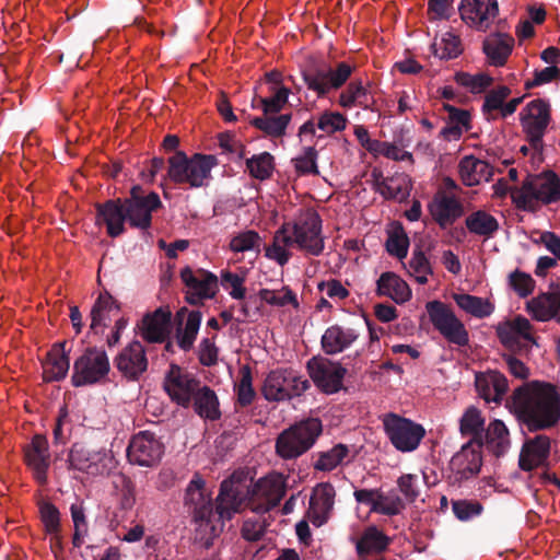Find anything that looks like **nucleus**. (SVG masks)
I'll return each instance as SVG.
<instances>
[{"instance_id": "603ef678", "label": "nucleus", "mask_w": 560, "mask_h": 560, "mask_svg": "<svg viewBox=\"0 0 560 560\" xmlns=\"http://www.w3.org/2000/svg\"><path fill=\"white\" fill-rule=\"evenodd\" d=\"M408 247L409 238L402 226L398 224V226H396L388 234V238L386 241V250L389 255L395 256L398 259H402L408 254Z\"/></svg>"}, {"instance_id": "a211bd4d", "label": "nucleus", "mask_w": 560, "mask_h": 560, "mask_svg": "<svg viewBox=\"0 0 560 560\" xmlns=\"http://www.w3.org/2000/svg\"><path fill=\"white\" fill-rule=\"evenodd\" d=\"M119 373L129 382H138L148 370L145 349L138 340L128 343L114 359Z\"/></svg>"}, {"instance_id": "7ed1b4c3", "label": "nucleus", "mask_w": 560, "mask_h": 560, "mask_svg": "<svg viewBox=\"0 0 560 560\" xmlns=\"http://www.w3.org/2000/svg\"><path fill=\"white\" fill-rule=\"evenodd\" d=\"M511 406L529 432L549 430L560 422V389L552 383L532 381L518 386Z\"/></svg>"}, {"instance_id": "9d476101", "label": "nucleus", "mask_w": 560, "mask_h": 560, "mask_svg": "<svg viewBox=\"0 0 560 560\" xmlns=\"http://www.w3.org/2000/svg\"><path fill=\"white\" fill-rule=\"evenodd\" d=\"M306 370L322 393L331 395L341 390L347 370L339 362L317 355L307 361Z\"/></svg>"}, {"instance_id": "473e14b6", "label": "nucleus", "mask_w": 560, "mask_h": 560, "mask_svg": "<svg viewBox=\"0 0 560 560\" xmlns=\"http://www.w3.org/2000/svg\"><path fill=\"white\" fill-rule=\"evenodd\" d=\"M390 544V538L372 525L364 529L362 536L355 541V550L360 558H366L372 553L385 551Z\"/></svg>"}, {"instance_id": "1a4fd4ad", "label": "nucleus", "mask_w": 560, "mask_h": 560, "mask_svg": "<svg viewBox=\"0 0 560 560\" xmlns=\"http://www.w3.org/2000/svg\"><path fill=\"white\" fill-rule=\"evenodd\" d=\"M310 387V382L293 370L279 369L267 375L261 393L268 401H284L301 396Z\"/></svg>"}, {"instance_id": "b1692460", "label": "nucleus", "mask_w": 560, "mask_h": 560, "mask_svg": "<svg viewBox=\"0 0 560 560\" xmlns=\"http://www.w3.org/2000/svg\"><path fill=\"white\" fill-rule=\"evenodd\" d=\"M336 490L329 482L319 483L310 499L307 516L311 522L319 527L327 522L334 508Z\"/></svg>"}, {"instance_id": "6ab92c4d", "label": "nucleus", "mask_w": 560, "mask_h": 560, "mask_svg": "<svg viewBox=\"0 0 560 560\" xmlns=\"http://www.w3.org/2000/svg\"><path fill=\"white\" fill-rule=\"evenodd\" d=\"M481 446L482 442L475 444L469 441L452 457L450 468L455 482H463L479 474L482 465Z\"/></svg>"}, {"instance_id": "20e7f679", "label": "nucleus", "mask_w": 560, "mask_h": 560, "mask_svg": "<svg viewBox=\"0 0 560 560\" xmlns=\"http://www.w3.org/2000/svg\"><path fill=\"white\" fill-rule=\"evenodd\" d=\"M167 163V177L171 182L195 189L208 185L211 171L217 165V158L201 153L189 158L184 151H176L168 158Z\"/></svg>"}, {"instance_id": "5fc2aeb1", "label": "nucleus", "mask_w": 560, "mask_h": 560, "mask_svg": "<svg viewBox=\"0 0 560 560\" xmlns=\"http://www.w3.org/2000/svg\"><path fill=\"white\" fill-rule=\"evenodd\" d=\"M452 510L457 520L468 522L483 512V505L477 500L459 499L452 501Z\"/></svg>"}, {"instance_id": "3c124183", "label": "nucleus", "mask_w": 560, "mask_h": 560, "mask_svg": "<svg viewBox=\"0 0 560 560\" xmlns=\"http://www.w3.org/2000/svg\"><path fill=\"white\" fill-rule=\"evenodd\" d=\"M432 50L434 56L440 59L456 58L462 52L460 39L455 34L447 32L440 43L432 44Z\"/></svg>"}, {"instance_id": "09e8293b", "label": "nucleus", "mask_w": 560, "mask_h": 560, "mask_svg": "<svg viewBox=\"0 0 560 560\" xmlns=\"http://www.w3.org/2000/svg\"><path fill=\"white\" fill-rule=\"evenodd\" d=\"M259 300L272 306H285L292 304L299 306L295 293L289 288L283 287L281 291L261 289L258 292Z\"/></svg>"}, {"instance_id": "0e129e2a", "label": "nucleus", "mask_w": 560, "mask_h": 560, "mask_svg": "<svg viewBox=\"0 0 560 560\" xmlns=\"http://www.w3.org/2000/svg\"><path fill=\"white\" fill-rule=\"evenodd\" d=\"M347 126V118L337 112H325L320 115L317 127L326 133L341 131Z\"/></svg>"}, {"instance_id": "f257e3e1", "label": "nucleus", "mask_w": 560, "mask_h": 560, "mask_svg": "<svg viewBox=\"0 0 560 560\" xmlns=\"http://www.w3.org/2000/svg\"><path fill=\"white\" fill-rule=\"evenodd\" d=\"M287 485L282 475H271L258 479L252 489H245L240 478L224 479L213 506L212 499L207 492L206 482L199 474L189 481L184 504L192 521L206 534L218 536L224 521H229L240 512L246 497L253 512L265 514L278 506L285 495Z\"/></svg>"}, {"instance_id": "6e6552de", "label": "nucleus", "mask_w": 560, "mask_h": 560, "mask_svg": "<svg viewBox=\"0 0 560 560\" xmlns=\"http://www.w3.org/2000/svg\"><path fill=\"white\" fill-rule=\"evenodd\" d=\"M110 370L106 351L98 347H88L74 361L71 384L82 387L101 383Z\"/></svg>"}, {"instance_id": "bb28decb", "label": "nucleus", "mask_w": 560, "mask_h": 560, "mask_svg": "<svg viewBox=\"0 0 560 560\" xmlns=\"http://www.w3.org/2000/svg\"><path fill=\"white\" fill-rule=\"evenodd\" d=\"M360 334L357 329L338 324L329 326L322 336L323 351L328 355L341 353L358 340Z\"/></svg>"}, {"instance_id": "ddd939ff", "label": "nucleus", "mask_w": 560, "mask_h": 560, "mask_svg": "<svg viewBox=\"0 0 560 560\" xmlns=\"http://www.w3.org/2000/svg\"><path fill=\"white\" fill-rule=\"evenodd\" d=\"M291 226L299 249L313 256H319L323 253L322 219L317 212L307 211L291 223Z\"/></svg>"}, {"instance_id": "c9c22d12", "label": "nucleus", "mask_w": 560, "mask_h": 560, "mask_svg": "<svg viewBox=\"0 0 560 560\" xmlns=\"http://www.w3.org/2000/svg\"><path fill=\"white\" fill-rule=\"evenodd\" d=\"M201 319V312L194 310L188 313V317L185 322L177 323L175 328V339L177 346L183 351H189L192 349L200 329Z\"/></svg>"}, {"instance_id": "de8ad7c7", "label": "nucleus", "mask_w": 560, "mask_h": 560, "mask_svg": "<svg viewBox=\"0 0 560 560\" xmlns=\"http://www.w3.org/2000/svg\"><path fill=\"white\" fill-rule=\"evenodd\" d=\"M70 514L73 522V536H72V545L75 548L82 546L84 538L89 534V523L85 515V510L82 503H73L70 506Z\"/></svg>"}, {"instance_id": "f8f14e48", "label": "nucleus", "mask_w": 560, "mask_h": 560, "mask_svg": "<svg viewBox=\"0 0 560 560\" xmlns=\"http://www.w3.org/2000/svg\"><path fill=\"white\" fill-rule=\"evenodd\" d=\"M384 429L392 444L401 452L416 450L425 433L422 425L395 413L386 416Z\"/></svg>"}, {"instance_id": "5701e85b", "label": "nucleus", "mask_w": 560, "mask_h": 560, "mask_svg": "<svg viewBox=\"0 0 560 560\" xmlns=\"http://www.w3.org/2000/svg\"><path fill=\"white\" fill-rule=\"evenodd\" d=\"M429 212L436 224L445 230L463 214L464 206L454 195L438 192L429 203Z\"/></svg>"}, {"instance_id": "393cba45", "label": "nucleus", "mask_w": 560, "mask_h": 560, "mask_svg": "<svg viewBox=\"0 0 560 560\" xmlns=\"http://www.w3.org/2000/svg\"><path fill=\"white\" fill-rule=\"evenodd\" d=\"M172 313L162 307L143 316L139 328L142 338L150 343H161L167 338Z\"/></svg>"}, {"instance_id": "72a5a7b5", "label": "nucleus", "mask_w": 560, "mask_h": 560, "mask_svg": "<svg viewBox=\"0 0 560 560\" xmlns=\"http://www.w3.org/2000/svg\"><path fill=\"white\" fill-rule=\"evenodd\" d=\"M465 226L469 233L483 240L494 237L500 230L497 218L486 210H476L468 214L465 219Z\"/></svg>"}, {"instance_id": "e2e57ef3", "label": "nucleus", "mask_w": 560, "mask_h": 560, "mask_svg": "<svg viewBox=\"0 0 560 560\" xmlns=\"http://www.w3.org/2000/svg\"><path fill=\"white\" fill-rule=\"evenodd\" d=\"M511 288L518 294L521 298H526L533 293L535 288V280L530 275L515 270L509 276Z\"/></svg>"}, {"instance_id": "423d86ee", "label": "nucleus", "mask_w": 560, "mask_h": 560, "mask_svg": "<svg viewBox=\"0 0 560 560\" xmlns=\"http://www.w3.org/2000/svg\"><path fill=\"white\" fill-rule=\"evenodd\" d=\"M353 69L345 61L338 62L336 68L322 61L307 66L302 77L308 90L315 92L318 97H324L331 90L340 89L351 77Z\"/></svg>"}, {"instance_id": "79ce46f5", "label": "nucleus", "mask_w": 560, "mask_h": 560, "mask_svg": "<svg viewBox=\"0 0 560 560\" xmlns=\"http://www.w3.org/2000/svg\"><path fill=\"white\" fill-rule=\"evenodd\" d=\"M485 418L481 412L475 406H469L460 418V432L466 435L470 434L474 436L471 441L481 442L480 438L485 431Z\"/></svg>"}, {"instance_id": "37998d69", "label": "nucleus", "mask_w": 560, "mask_h": 560, "mask_svg": "<svg viewBox=\"0 0 560 560\" xmlns=\"http://www.w3.org/2000/svg\"><path fill=\"white\" fill-rule=\"evenodd\" d=\"M240 381L235 384L234 390L237 396L236 404L241 407L252 405L256 397V392L253 387V375L249 365H243L240 369Z\"/></svg>"}, {"instance_id": "58836bf2", "label": "nucleus", "mask_w": 560, "mask_h": 560, "mask_svg": "<svg viewBox=\"0 0 560 560\" xmlns=\"http://www.w3.org/2000/svg\"><path fill=\"white\" fill-rule=\"evenodd\" d=\"M555 290L548 293H542L533 298L527 302L526 308L532 317L539 322H547L552 318L557 320V312L555 311Z\"/></svg>"}, {"instance_id": "dca6fc26", "label": "nucleus", "mask_w": 560, "mask_h": 560, "mask_svg": "<svg viewBox=\"0 0 560 560\" xmlns=\"http://www.w3.org/2000/svg\"><path fill=\"white\" fill-rule=\"evenodd\" d=\"M521 113V122L526 132L530 147L538 150L542 147V137L550 121V106L545 100L537 98L529 102Z\"/></svg>"}, {"instance_id": "a18cd8bd", "label": "nucleus", "mask_w": 560, "mask_h": 560, "mask_svg": "<svg viewBox=\"0 0 560 560\" xmlns=\"http://www.w3.org/2000/svg\"><path fill=\"white\" fill-rule=\"evenodd\" d=\"M349 454V447L345 444H337L327 452H322L314 464V468L320 471H330L340 465Z\"/></svg>"}, {"instance_id": "4d7b16f0", "label": "nucleus", "mask_w": 560, "mask_h": 560, "mask_svg": "<svg viewBox=\"0 0 560 560\" xmlns=\"http://www.w3.org/2000/svg\"><path fill=\"white\" fill-rule=\"evenodd\" d=\"M261 237L254 230H247L233 236L230 242L231 250L235 253H244L247 250H259Z\"/></svg>"}, {"instance_id": "4468645a", "label": "nucleus", "mask_w": 560, "mask_h": 560, "mask_svg": "<svg viewBox=\"0 0 560 560\" xmlns=\"http://www.w3.org/2000/svg\"><path fill=\"white\" fill-rule=\"evenodd\" d=\"M164 454L163 443L149 431L133 435L127 447V458L130 464L141 467L156 466Z\"/></svg>"}, {"instance_id": "bf43d9fd", "label": "nucleus", "mask_w": 560, "mask_h": 560, "mask_svg": "<svg viewBox=\"0 0 560 560\" xmlns=\"http://www.w3.org/2000/svg\"><path fill=\"white\" fill-rule=\"evenodd\" d=\"M115 488L120 495V506L124 510H131L136 503V486L130 477L120 474L114 481Z\"/></svg>"}, {"instance_id": "774afa93", "label": "nucleus", "mask_w": 560, "mask_h": 560, "mask_svg": "<svg viewBox=\"0 0 560 560\" xmlns=\"http://www.w3.org/2000/svg\"><path fill=\"white\" fill-rule=\"evenodd\" d=\"M213 339L203 338L198 346V359L203 366H213L218 362L219 349Z\"/></svg>"}, {"instance_id": "c03bdc74", "label": "nucleus", "mask_w": 560, "mask_h": 560, "mask_svg": "<svg viewBox=\"0 0 560 560\" xmlns=\"http://www.w3.org/2000/svg\"><path fill=\"white\" fill-rule=\"evenodd\" d=\"M40 518L47 534L51 535L50 541L56 540L60 545V512L55 504L45 501L39 504Z\"/></svg>"}, {"instance_id": "c756f323", "label": "nucleus", "mask_w": 560, "mask_h": 560, "mask_svg": "<svg viewBox=\"0 0 560 560\" xmlns=\"http://www.w3.org/2000/svg\"><path fill=\"white\" fill-rule=\"evenodd\" d=\"M458 171L464 185L468 187L477 186L482 180L489 182L493 174L492 167L487 162L472 155L460 160Z\"/></svg>"}, {"instance_id": "a19ab883", "label": "nucleus", "mask_w": 560, "mask_h": 560, "mask_svg": "<svg viewBox=\"0 0 560 560\" xmlns=\"http://www.w3.org/2000/svg\"><path fill=\"white\" fill-rule=\"evenodd\" d=\"M246 167L253 178L266 180L275 170V158L269 152L255 154L246 160Z\"/></svg>"}, {"instance_id": "4c0bfd02", "label": "nucleus", "mask_w": 560, "mask_h": 560, "mask_svg": "<svg viewBox=\"0 0 560 560\" xmlns=\"http://www.w3.org/2000/svg\"><path fill=\"white\" fill-rule=\"evenodd\" d=\"M453 299L463 311L477 318L488 317L494 311L492 303L479 296L460 293L454 294Z\"/></svg>"}, {"instance_id": "864d4df0", "label": "nucleus", "mask_w": 560, "mask_h": 560, "mask_svg": "<svg viewBox=\"0 0 560 560\" xmlns=\"http://www.w3.org/2000/svg\"><path fill=\"white\" fill-rule=\"evenodd\" d=\"M272 95L270 97H261L259 100L261 109L265 115L279 114L288 103L290 89L280 86L279 89L270 88Z\"/></svg>"}, {"instance_id": "8fccbe9b", "label": "nucleus", "mask_w": 560, "mask_h": 560, "mask_svg": "<svg viewBox=\"0 0 560 560\" xmlns=\"http://www.w3.org/2000/svg\"><path fill=\"white\" fill-rule=\"evenodd\" d=\"M119 303L108 293L104 292L98 295L93 304L90 313V329L94 334H98L100 312L110 313L113 310L119 311Z\"/></svg>"}, {"instance_id": "6e6d98bb", "label": "nucleus", "mask_w": 560, "mask_h": 560, "mask_svg": "<svg viewBox=\"0 0 560 560\" xmlns=\"http://www.w3.org/2000/svg\"><path fill=\"white\" fill-rule=\"evenodd\" d=\"M455 81L459 85L467 88L471 93L478 94L490 86L493 79L486 73L472 75L467 72H457L455 74Z\"/></svg>"}, {"instance_id": "39448f33", "label": "nucleus", "mask_w": 560, "mask_h": 560, "mask_svg": "<svg viewBox=\"0 0 560 560\" xmlns=\"http://www.w3.org/2000/svg\"><path fill=\"white\" fill-rule=\"evenodd\" d=\"M323 431L319 419L308 418L283 430L276 439V453L279 457L290 460L306 453Z\"/></svg>"}, {"instance_id": "cd10ccee", "label": "nucleus", "mask_w": 560, "mask_h": 560, "mask_svg": "<svg viewBox=\"0 0 560 560\" xmlns=\"http://www.w3.org/2000/svg\"><path fill=\"white\" fill-rule=\"evenodd\" d=\"M527 187L533 191L536 200L545 205L560 199V178L552 171L544 172L535 179H527Z\"/></svg>"}, {"instance_id": "49530a36", "label": "nucleus", "mask_w": 560, "mask_h": 560, "mask_svg": "<svg viewBox=\"0 0 560 560\" xmlns=\"http://www.w3.org/2000/svg\"><path fill=\"white\" fill-rule=\"evenodd\" d=\"M365 96V86L361 80L351 81L339 95V105L343 108L360 106L368 108V102L362 100Z\"/></svg>"}, {"instance_id": "0eeeda50", "label": "nucleus", "mask_w": 560, "mask_h": 560, "mask_svg": "<svg viewBox=\"0 0 560 560\" xmlns=\"http://www.w3.org/2000/svg\"><path fill=\"white\" fill-rule=\"evenodd\" d=\"M425 310L434 329L450 343L458 348L469 345V332L464 323L445 303L433 300L425 304Z\"/></svg>"}, {"instance_id": "f3484780", "label": "nucleus", "mask_w": 560, "mask_h": 560, "mask_svg": "<svg viewBox=\"0 0 560 560\" xmlns=\"http://www.w3.org/2000/svg\"><path fill=\"white\" fill-rule=\"evenodd\" d=\"M68 462L73 469L92 476H102L109 471L112 457L106 451H92L75 443L69 452Z\"/></svg>"}, {"instance_id": "4be33fe9", "label": "nucleus", "mask_w": 560, "mask_h": 560, "mask_svg": "<svg viewBox=\"0 0 560 560\" xmlns=\"http://www.w3.org/2000/svg\"><path fill=\"white\" fill-rule=\"evenodd\" d=\"M550 455V439L545 434H537L524 441L518 457V466L524 471H532L548 464Z\"/></svg>"}, {"instance_id": "2f4dec72", "label": "nucleus", "mask_w": 560, "mask_h": 560, "mask_svg": "<svg viewBox=\"0 0 560 560\" xmlns=\"http://www.w3.org/2000/svg\"><path fill=\"white\" fill-rule=\"evenodd\" d=\"M191 405L195 412L203 419L215 421L221 417L218 396L207 385L198 387V390L192 396Z\"/></svg>"}, {"instance_id": "ea45409f", "label": "nucleus", "mask_w": 560, "mask_h": 560, "mask_svg": "<svg viewBox=\"0 0 560 560\" xmlns=\"http://www.w3.org/2000/svg\"><path fill=\"white\" fill-rule=\"evenodd\" d=\"M486 442L492 452L500 456L509 446V430L501 420L492 421L486 431Z\"/></svg>"}, {"instance_id": "680f3d73", "label": "nucleus", "mask_w": 560, "mask_h": 560, "mask_svg": "<svg viewBox=\"0 0 560 560\" xmlns=\"http://www.w3.org/2000/svg\"><path fill=\"white\" fill-rule=\"evenodd\" d=\"M380 492L381 489H358L353 492V495L358 503L369 505L371 512L392 513L393 510L381 506L378 502Z\"/></svg>"}, {"instance_id": "412c9836", "label": "nucleus", "mask_w": 560, "mask_h": 560, "mask_svg": "<svg viewBox=\"0 0 560 560\" xmlns=\"http://www.w3.org/2000/svg\"><path fill=\"white\" fill-rule=\"evenodd\" d=\"M462 20L479 31H486L499 13L497 0H462L458 7Z\"/></svg>"}, {"instance_id": "f03ea898", "label": "nucleus", "mask_w": 560, "mask_h": 560, "mask_svg": "<svg viewBox=\"0 0 560 560\" xmlns=\"http://www.w3.org/2000/svg\"><path fill=\"white\" fill-rule=\"evenodd\" d=\"M162 207L163 203L155 191L145 194L140 185H133L129 197L96 203V222L104 223L108 236L113 238L126 232V223L144 232L152 226V213Z\"/></svg>"}, {"instance_id": "2eb2a0df", "label": "nucleus", "mask_w": 560, "mask_h": 560, "mask_svg": "<svg viewBox=\"0 0 560 560\" xmlns=\"http://www.w3.org/2000/svg\"><path fill=\"white\" fill-rule=\"evenodd\" d=\"M201 382L192 374L184 372L177 364H171L165 375L163 387L172 401L188 408L191 406L192 396L198 390Z\"/></svg>"}, {"instance_id": "f704fd0d", "label": "nucleus", "mask_w": 560, "mask_h": 560, "mask_svg": "<svg viewBox=\"0 0 560 560\" xmlns=\"http://www.w3.org/2000/svg\"><path fill=\"white\" fill-rule=\"evenodd\" d=\"M514 47V38L508 34H497L483 43V52L495 67L505 65Z\"/></svg>"}, {"instance_id": "7c9ffc66", "label": "nucleus", "mask_w": 560, "mask_h": 560, "mask_svg": "<svg viewBox=\"0 0 560 560\" xmlns=\"http://www.w3.org/2000/svg\"><path fill=\"white\" fill-rule=\"evenodd\" d=\"M376 284L378 295L388 296L396 303H405L411 298L409 285L394 272H383Z\"/></svg>"}, {"instance_id": "13d9d810", "label": "nucleus", "mask_w": 560, "mask_h": 560, "mask_svg": "<svg viewBox=\"0 0 560 560\" xmlns=\"http://www.w3.org/2000/svg\"><path fill=\"white\" fill-rule=\"evenodd\" d=\"M397 487L405 503H413L420 495V478L415 474H404L397 479Z\"/></svg>"}, {"instance_id": "338daca9", "label": "nucleus", "mask_w": 560, "mask_h": 560, "mask_svg": "<svg viewBox=\"0 0 560 560\" xmlns=\"http://www.w3.org/2000/svg\"><path fill=\"white\" fill-rule=\"evenodd\" d=\"M511 94L510 88L500 85L491 90L485 97L482 105L483 114H489L492 110L501 109L505 98Z\"/></svg>"}, {"instance_id": "e433bc0d", "label": "nucleus", "mask_w": 560, "mask_h": 560, "mask_svg": "<svg viewBox=\"0 0 560 560\" xmlns=\"http://www.w3.org/2000/svg\"><path fill=\"white\" fill-rule=\"evenodd\" d=\"M292 118L291 114L280 115H265L261 117H254L249 120V124L255 128L259 129L264 133L272 138H279L284 136L285 129Z\"/></svg>"}, {"instance_id": "c85d7f7f", "label": "nucleus", "mask_w": 560, "mask_h": 560, "mask_svg": "<svg viewBox=\"0 0 560 560\" xmlns=\"http://www.w3.org/2000/svg\"><path fill=\"white\" fill-rule=\"evenodd\" d=\"M67 341L55 343L47 353V359L43 365L45 381L58 382L66 377L70 368L69 357L65 349Z\"/></svg>"}, {"instance_id": "a878e982", "label": "nucleus", "mask_w": 560, "mask_h": 560, "mask_svg": "<svg viewBox=\"0 0 560 560\" xmlns=\"http://www.w3.org/2000/svg\"><path fill=\"white\" fill-rule=\"evenodd\" d=\"M475 386L487 402L497 404L501 402L509 388L505 375L497 370L476 374Z\"/></svg>"}, {"instance_id": "aec40b11", "label": "nucleus", "mask_w": 560, "mask_h": 560, "mask_svg": "<svg viewBox=\"0 0 560 560\" xmlns=\"http://www.w3.org/2000/svg\"><path fill=\"white\" fill-rule=\"evenodd\" d=\"M26 466L32 470L35 480L44 486L47 483V471L50 466L48 441L43 434H35L23 448Z\"/></svg>"}, {"instance_id": "9b49d317", "label": "nucleus", "mask_w": 560, "mask_h": 560, "mask_svg": "<svg viewBox=\"0 0 560 560\" xmlns=\"http://www.w3.org/2000/svg\"><path fill=\"white\" fill-rule=\"evenodd\" d=\"M180 279L186 287L185 300L190 305H202L205 300L213 299L219 290L218 277L201 268H183Z\"/></svg>"}, {"instance_id": "052dcab7", "label": "nucleus", "mask_w": 560, "mask_h": 560, "mask_svg": "<svg viewBox=\"0 0 560 560\" xmlns=\"http://www.w3.org/2000/svg\"><path fill=\"white\" fill-rule=\"evenodd\" d=\"M221 285L228 290L231 289L230 295L235 300H244L246 289L243 285L245 279L237 273L231 272L230 270L221 271Z\"/></svg>"}, {"instance_id": "69168bd1", "label": "nucleus", "mask_w": 560, "mask_h": 560, "mask_svg": "<svg viewBox=\"0 0 560 560\" xmlns=\"http://www.w3.org/2000/svg\"><path fill=\"white\" fill-rule=\"evenodd\" d=\"M317 151L314 147H307L304 149V154L294 160L295 170L302 175L313 174L318 175V168L316 164Z\"/></svg>"}]
</instances>
